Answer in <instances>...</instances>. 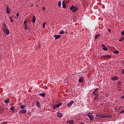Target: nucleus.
I'll return each instance as SVG.
<instances>
[{"label":"nucleus","instance_id":"obj_9","mask_svg":"<svg viewBox=\"0 0 124 124\" xmlns=\"http://www.w3.org/2000/svg\"><path fill=\"white\" fill-rule=\"evenodd\" d=\"M118 79H119V77H116V76H114L113 77H112L111 78V80L112 81H117V80H118Z\"/></svg>","mask_w":124,"mask_h":124},{"label":"nucleus","instance_id":"obj_34","mask_svg":"<svg viewBox=\"0 0 124 124\" xmlns=\"http://www.w3.org/2000/svg\"><path fill=\"white\" fill-rule=\"evenodd\" d=\"M108 31L111 33V29H108Z\"/></svg>","mask_w":124,"mask_h":124},{"label":"nucleus","instance_id":"obj_42","mask_svg":"<svg viewBox=\"0 0 124 124\" xmlns=\"http://www.w3.org/2000/svg\"><path fill=\"white\" fill-rule=\"evenodd\" d=\"M98 89H95V90L94 91V92H96V91H98Z\"/></svg>","mask_w":124,"mask_h":124},{"label":"nucleus","instance_id":"obj_25","mask_svg":"<svg viewBox=\"0 0 124 124\" xmlns=\"http://www.w3.org/2000/svg\"><path fill=\"white\" fill-rule=\"evenodd\" d=\"M102 49L103 50H104V51H107L108 50V49L106 47V46L103 47Z\"/></svg>","mask_w":124,"mask_h":124},{"label":"nucleus","instance_id":"obj_15","mask_svg":"<svg viewBox=\"0 0 124 124\" xmlns=\"http://www.w3.org/2000/svg\"><path fill=\"white\" fill-rule=\"evenodd\" d=\"M57 116L59 117V118H62V113L58 112Z\"/></svg>","mask_w":124,"mask_h":124},{"label":"nucleus","instance_id":"obj_18","mask_svg":"<svg viewBox=\"0 0 124 124\" xmlns=\"http://www.w3.org/2000/svg\"><path fill=\"white\" fill-rule=\"evenodd\" d=\"M62 8H66V5H65V3H64V1H62Z\"/></svg>","mask_w":124,"mask_h":124},{"label":"nucleus","instance_id":"obj_10","mask_svg":"<svg viewBox=\"0 0 124 124\" xmlns=\"http://www.w3.org/2000/svg\"><path fill=\"white\" fill-rule=\"evenodd\" d=\"M53 36L55 37V40H57V39H59L61 37V35H55Z\"/></svg>","mask_w":124,"mask_h":124},{"label":"nucleus","instance_id":"obj_28","mask_svg":"<svg viewBox=\"0 0 124 124\" xmlns=\"http://www.w3.org/2000/svg\"><path fill=\"white\" fill-rule=\"evenodd\" d=\"M123 40H124V38L123 37H121L120 39H119V41H123Z\"/></svg>","mask_w":124,"mask_h":124},{"label":"nucleus","instance_id":"obj_45","mask_svg":"<svg viewBox=\"0 0 124 124\" xmlns=\"http://www.w3.org/2000/svg\"><path fill=\"white\" fill-rule=\"evenodd\" d=\"M10 20H11V19H12V17H9Z\"/></svg>","mask_w":124,"mask_h":124},{"label":"nucleus","instance_id":"obj_40","mask_svg":"<svg viewBox=\"0 0 124 124\" xmlns=\"http://www.w3.org/2000/svg\"><path fill=\"white\" fill-rule=\"evenodd\" d=\"M11 23H13V19H11Z\"/></svg>","mask_w":124,"mask_h":124},{"label":"nucleus","instance_id":"obj_5","mask_svg":"<svg viewBox=\"0 0 124 124\" xmlns=\"http://www.w3.org/2000/svg\"><path fill=\"white\" fill-rule=\"evenodd\" d=\"M62 103H60L57 105H55L53 106V108L54 110H55L56 109H57V108H59L60 107V106H61L62 105Z\"/></svg>","mask_w":124,"mask_h":124},{"label":"nucleus","instance_id":"obj_16","mask_svg":"<svg viewBox=\"0 0 124 124\" xmlns=\"http://www.w3.org/2000/svg\"><path fill=\"white\" fill-rule=\"evenodd\" d=\"M35 21H36V17H35V16H33L32 18V22L35 23Z\"/></svg>","mask_w":124,"mask_h":124},{"label":"nucleus","instance_id":"obj_35","mask_svg":"<svg viewBox=\"0 0 124 124\" xmlns=\"http://www.w3.org/2000/svg\"><path fill=\"white\" fill-rule=\"evenodd\" d=\"M101 46H102V47H105V45H104V44H102V45H101Z\"/></svg>","mask_w":124,"mask_h":124},{"label":"nucleus","instance_id":"obj_39","mask_svg":"<svg viewBox=\"0 0 124 124\" xmlns=\"http://www.w3.org/2000/svg\"><path fill=\"white\" fill-rule=\"evenodd\" d=\"M93 94H94V95H95V91H93Z\"/></svg>","mask_w":124,"mask_h":124},{"label":"nucleus","instance_id":"obj_31","mask_svg":"<svg viewBox=\"0 0 124 124\" xmlns=\"http://www.w3.org/2000/svg\"><path fill=\"white\" fill-rule=\"evenodd\" d=\"M95 95V97H96V99H98V96H99L98 94H96Z\"/></svg>","mask_w":124,"mask_h":124},{"label":"nucleus","instance_id":"obj_3","mask_svg":"<svg viewBox=\"0 0 124 124\" xmlns=\"http://www.w3.org/2000/svg\"><path fill=\"white\" fill-rule=\"evenodd\" d=\"M88 117L90 118V121H93V119H94V117H93V115L91 113H88L87 114Z\"/></svg>","mask_w":124,"mask_h":124},{"label":"nucleus","instance_id":"obj_30","mask_svg":"<svg viewBox=\"0 0 124 124\" xmlns=\"http://www.w3.org/2000/svg\"><path fill=\"white\" fill-rule=\"evenodd\" d=\"M114 54H119V51L118 50H115L114 52Z\"/></svg>","mask_w":124,"mask_h":124},{"label":"nucleus","instance_id":"obj_20","mask_svg":"<svg viewBox=\"0 0 124 124\" xmlns=\"http://www.w3.org/2000/svg\"><path fill=\"white\" fill-rule=\"evenodd\" d=\"M36 104V106H37V107H41V105H40V103H39V102H37Z\"/></svg>","mask_w":124,"mask_h":124},{"label":"nucleus","instance_id":"obj_23","mask_svg":"<svg viewBox=\"0 0 124 124\" xmlns=\"http://www.w3.org/2000/svg\"><path fill=\"white\" fill-rule=\"evenodd\" d=\"M99 36H100V34H98L96 35L95 36V40L97 39V37H98Z\"/></svg>","mask_w":124,"mask_h":124},{"label":"nucleus","instance_id":"obj_12","mask_svg":"<svg viewBox=\"0 0 124 124\" xmlns=\"http://www.w3.org/2000/svg\"><path fill=\"white\" fill-rule=\"evenodd\" d=\"M83 81H84V78L79 77L78 79L79 83H82V82H83Z\"/></svg>","mask_w":124,"mask_h":124},{"label":"nucleus","instance_id":"obj_29","mask_svg":"<svg viewBox=\"0 0 124 124\" xmlns=\"http://www.w3.org/2000/svg\"><path fill=\"white\" fill-rule=\"evenodd\" d=\"M24 28L25 30H26V31H28V30H29L28 26H24Z\"/></svg>","mask_w":124,"mask_h":124},{"label":"nucleus","instance_id":"obj_27","mask_svg":"<svg viewBox=\"0 0 124 124\" xmlns=\"http://www.w3.org/2000/svg\"><path fill=\"white\" fill-rule=\"evenodd\" d=\"M10 109L12 110V111H15V108L13 106H12Z\"/></svg>","mask_w":124,"mask_h":124},{"label":"nucleus","instance_id":"obj_46","mask_svg":"<svg viewBox=\"0 0 124 124\" xmlns=\"http://www.w3.org/2000/svg\"><path fill=\"white\" fill-rule=\"evenodd\" d=\"M94 99H96V97H95H95H94Z\"/></svg>","mask_w":124,"mask_h":124},{"label":"nucleus","instance_id":"obj_8","mask_svg":"<svg viewBox=\"0 0 124 124\" xmlns=\"http://www.w3.org/2000/svg\"><path fill=\"white\" fill-rule=\"evenodd\" d=\"M4 31L7 35L9 34V30H8V29L4 28Z\"/></svg>","mask_w":124,"mask_h":124},{"label":"nucleus","instance_id":"obj_1","mask_svg":"<svg viewBox=\"0 0 124 124\" xmlns=\"http://www.w3.org/2000/svg\"><path fill=\"white\" fill-rule=\"evenodd\" d=\"M112 117V115L107 114V113H103L102 114V119H103L104 118H110Z\"/></svg>","mask_w":124,"mask_h":124},{"label":"nucleus","instance_id":"obj_19","mask_svg":"<svg viewBox=\"0 0 124 124\" xmlns=\"http://www.w3.org/2000/svg\"><path fill=\"white\" fill-rule=\"evenodd\" d=\"M27 23H28V22L27 21V20H25L24 21V27H28Z\"/></svg>","mask_w":124,"mask_h":124},{"label":"nucleus","instance_id":"obj_38","mask_svg":"<svg viewBox=\"0 0 124 124\" xmlns=\"http://www.w3.org/2000/svg\"><path fill=\"white\" fill-rule=\"evenodd\" d=\"M3 25L4 26V27H6V24H5V22L3 23Z\"/></svg>","mask_w":124,"mask_h":124},{"label":"nucleus","instance_id":"obj_37","mask_svg":"<svg viewBox=\"0 0 124 124\" xmlns=\"http://www.w3.org/2000/svg\"><path fill=\"white\" fill-rule=\"evenodd\" d=\"M16 17H17V18H18V17H19V13H17L16 14Z\"/></svg>","mask_w":124,"mask_h":124},{"label":"nucleus","instance_id":"obj_33","mask_svg":"<svg viewBox=\"0 0 124 124\" xmlns=\"http://www.w3.org/2000/svg\"><path fill=\"white\" fill-rule=\"evenodd\" d=\"M121 34H122V35H124V31H121Z\"/></svg>","mask_w":124,"mask_h":124},{"label":"nucleus","instance_id":"obj_14","mask_svg":"<svg viewBox=\"0 0 124 124\" xmlns=\"http://www.w3.org/2000/svg\"><path fill=\"white\" fill-rule=\"evenodd\" d=\"M39 95H40V96H42L43 97H45V96H46V93H40Z\"/></svg>","mask_w":124,"mask_h":124},{"label":"nucleus","instance_id":"obj_13","mask_svg":"<svg viewBox=\"0 0 124 124\" xmlns=\"http://www.w3.org/2000/svg\"><path fill=\"white\" fill-rule=\"evenodd\" d=\"M96 117L97 118H100V119H102V114H96Z\"/></svg>","mask_w":124,"mask_h":124},{"label":"nucleus","instance_id":"obj_43","mask_svg":"<svg viewBox=\"0 0 124 124\" xmlns=\"http://www.w3.org/2000/svg\"><path fill=\"white\" fill-rule=\"evenodd\" d=\"M122 99H124V96H123L122 97Z\"/></svg>","mask_w":124,"mask_h":124},{"label":"nucleus","instance_id":"obj_7","mask_svg":"<svg viewBox=\"0 0 124 124\" xmlns=\"http://www.w3.org/2000/svg\"><path fill=\"white\" fill-rule=\"evenodd\" d=\"M18 113H22V114H26L27 113V110L26 109H21L18 111Z\"/></svg>","mask_w":124,"mask_h":124},{"label":"nucleus","instance_id":"obj_44","mask_svg":"<svg viewBox=\"0 0 124 124\" xmlns=\"http://www.w3.org/2000/svg\"><path fill=\"white\" fill-rule=\"evenodd\" d=\"M43 10H45V8H43Z\"/></svg>","mask_w":124,"mask_h":124},{"label":"nucleus","instance_id":"obj_2","mask_svg":"<svg viewBox=\"0 0 124 124\" xmlns=\"http://www.w3.org/2000/svg\"><path fill=\"white\" fill-rule=\"evenodd\" d=\"M70 10H71L73 12H76L77 10H78V8L77 7L74 6V5H72L70 7Z\"/></svg>","mask_w":124,"mask_h":124},{"label":"nucleus","instance_id":"obj_36","mask_svg":"<svg viewBox=\"0 0 124 124\" xmlns=\"http://www.w3.org/2000/svg\"><path fill=\"white\" fill-rule=\"evenodd\" d=\"M120 113H124V110H122L120 111Z\"/></svg>","mask_w":124,"mask_h":124},{"label":"nucleus","instance_id":"obj_24","mask_svg":"<svg viewBox=\"0 0 124 124\" xmlns=\"http://www.w3.org/2000/svg\"><path fill=\"white\" fill-rule=\"evenodd\" d=\"M9 101H10V99H8L5 100L4 102L5 103H8V102H9Z\"/></svg>","mask_w":124,"mask_h":124},{"label":"nucleus","instance_id":"obj_11","mask_svg":"<svg viewBox=\"0 0 124 124\" xmlns=\"http://www.w3.org/2000/svg\"><path fill=\"white\" fill-rule=\"evenodd\" d=\"M6 12L7 14H9V13H10V8H9V6H7L6 7Z\"/></svg>","mask_w":124,"mask_h":124},{"label":"nucleus","instance_id":"obj_26","mask_svg":"<svg viewBox=\"0 0 124 124\" xmlns=\"http://www.w3.org/2000/svg\"><path fill=\"white\" fill-rule=\"evenodd\" d=\"M58 6L59 7H60V6H62V2L61 1L58 2Z\"/></svg>","mask_w":124,"mask_h":124},{"label":"nucleus","instance_id":"obj_4","mask_svg":"<svg viewBox=\"0 0 124 124\" xmlns=\"http://www.w3.org/2000/svg\"><path fill=\"white\" fill-rule=\"evenodd\" d=\"M101 59L104 60H106L107 59H110L111 58V56L109 55H102L101 56Z\"/></svg>","mask_w":124,"mask_h":124},{"label":"nucleus","instance_id":"obj_17","mask_svg":"<svg viewBox=\"0 0 124 124\" xmlns=\"http://www.w3.org/2000/svg\"><path fill=\"white\" fill-rule=\"evenodd\" d=\"M67 123H68L69 124H74V120H69L67 121Z\"/></svg>","mask_w":124,"mask_h":124},{"label":"nucleus","instance_id":"obj_22","mask_svg":"<svg viewBox=\"0 0 124 124\" xmlns=\"http://www.w3.org/2000/svg\"><path fill=\"white\" fill-rule=\"evenodd\" d=\"M64 33V31L62 30L60 31L59 34H63Z\"/></svg>","mask_w":124,"mask_h":124},{"label":"nucleus","instance_id":"obj_6","mask_svg":"<svg viewBox=\"0 0 124 124\" xmlns=\"http://www.w3.org/2000/svg\"><path fill=\"white\" fill-rule=\"evenodd\" d=\"M74 103V101H71L69 103L67 104L68 107H70L72 104Z\"/></svg>","mask_w":124,"mask_h":124},{"label":"nucleus","instance_id":"obj_32","mask_svg":"<svg viewBox=\"0 0 124 124\" xmlns=\"http://www.w3.org/2000/svg\"><path fill=\"white\" fill-rule=\"evenodd\" d=\"M45 23H43V28L44 29L45 28Z\"/></svg>","mask_w":124,"mask_h":124},{"label":"nucleus","instance_id":"obj_41","mask_svg":"<svg viewBox=\"0 0 124 124\" xmlns=\"http://www.w3.org/2000/svg\"><path fill=\"white\" fill-rule=\"evenodd\" d=\"M120 84H122V82H118V85H120Z\"/></svg>","mask_w":124,"mask_h":124},{"label":"nucleus","instance_id":"obj_21","mask_svg":"<svg viewBox=\"0 0 124 124\" xmlns=\"http://www.w3.org/2000/svg\"><path fill=\"white\" fill-rule=\"evenodd\" d=\"M27 106L26 105H21L20 106V108L21 109H25V107H26Z\"/></svg>","mask_w":124,"mask_h":124}]
</instances>
